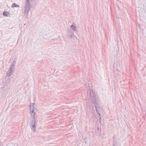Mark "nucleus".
<instances>
[{"instance_id": "10", "label": "nucleus", "mask_w": 146, "mask_h": 146, "mask_svg": "<svg viewBox=\"0 0 146 146\" xmlns=\"http://www.w3.org/2000/svg\"><path fill=\"white\" fill-rule=\"evenodd\" d=\"M13 72L9 69L7 73V76L8 77L10 76L13 74Z\"/></svg>"}, {"instance_id": "7", "label": "nucleus", "mask_w": 146, "mask_h": 146, "mask_svg": "<svg viewBox=\"0 0 146 146\" xmlns=\"http://www.w3.org/2000/svg\"><path fill=\"white\" fill-rule=\"evenodd\" d=\"M101 129L99 127H98L96 129L95 131V133L97 135L99 136L100 135L101 133Z\"/></svg>"}, {"instance_id": "15", "label": "nucleus", "mask_w": 146, "mask_h": 146, "mask_svg": "<svg viewBox=\"0 0 146 146\" xmlns=\"http://www.w3.org/2000/svg\"><path fill=\"white\" fill-rule=\"evenodd\" d=\"M0 146H3L2 144L0 142Z\"/></svg>"}, {"instance_id": "11", "label": "nucleus", "mask_w": 146, "mask_h": 146, "mask_svg": "<svg viewBox=\"0 0 146 146\" xmlns=\"http://www.w3.org/2000/svg\"><path fill=\"white\" fill-rule=\"evenodd\" d=\"M70 27L74 31L76 32L77 31V29L75 25H72L70 26Z\"/></svg>"}, {"instance_id": "9", "label": "nucleus", "mask_w": 146, "mask_h": 146, "mask_svg": "<svg viewBox=\"0 0 146 146\" xmlns=\"http://www.w3.org/2000/svg\"><path fill=\"white\" fill-rule=\"evenodd\" d=\"M15 63H14V62L10 65V67L9 68V69L10 70L12 71L13 72H14V70H15Z\"/></svg>"}, {"instance_id": "6", "label": "nucleus", "mask_w": 146, "mask_h": 146, "mask_svg": "<svg viewBox=\"0 0 146 146\" xmlns=\"http://www.w3.org/2000/svg\"><path fill=\"white\" fill-rule=\"evenodd\" d=\"M68 38L71 40H73L74 39L75 37H76L74 34L72 33H69L67 35Z\"/></svg>"}, {"instance_id": "14", "label": "nucleus", "mask_w": 146, "mask_h": 146, "mask_svg": "<svg viewBox=\"0 0 146 146\" xmlns=\"http://www.w3.org/2000/svg\"><path fill=\"white\" fill-rule=\"evenodd\" d=\"M113 146H120V145L119 143H115Z\"/></svg>"}, {"instance_id": "12", "label": "nucleus", "mask_w": 146, "mask_h": 146, "mask_svg": "<svg viewBox=\"0 0 146 146\" xmlns=\"http://www.w3.org/2000/svg\"><path fill=\"white\" fill-rule=\"evenodd\" d=\"M20 6L19 5L17 4H16L15 3H13L11 6V8H14V7H16V8H19L20 7Z\"/></svg>"}, {"instance_id": "2", "label": "nucleus", "mask_w": 146, "mask_h": 146, "mask_svg": "<svg viewBox=\"0 0 146 146\" xmlns=\"http://www.w3.org/2000/svg\"><path fill=\"white\" fill-rule=\"evenodd\" d=\"M24 13L26 17H28L29 11L31 9V5L25 3L24 6Z\"/></svg>"}, {"instance_id": "5", "label": "nucleus", "mask_w": 146, "mask_h": 146, "mask_svg": "<svg viewBox=\"0 0 146 146\" xmlns=\"http://www.w3.org/2000/svg\"><path fill=\"white\" fill-rule=\"evenodd\" d=\"M31 128L33 132H35L36 131V123L35 120H34L33 121L31 122L30 124Z\"/></svg>"}, {"instance_id": "8", "label": "nucleus", "mask_w": 146, "mask_h": 146, "mask_svg": "<svg viewBox=\"0 0 146 146\" xmlns=\"http://www.w3.org/2000/svg\"><path fill=\"white\" fill-rule=\"evenodd\" d=\"M36 0H26V3L30 5H32L35 3Z\"/></svg>"}, {"instance_id": "1", "label": "nucleus", "mask_w": 146, "mask_h": 146, "mask_svg": "<svg viewBox=\"0 0 146 146\" xmlns=\"http://www.w3.org/2000/svg\"><path fill=\"white\" fill-rule=\"evenodd\" d=\"M88 94L90 102L91 104H96L100 102L99 98L95 91L93 90L90 89L89 91Z\"/></svg>"}, {"instance_id": "16", "label": "nucleus", "mask_w": 146, "mask_h": 146, "mask_svg": "<svg viewBox=\"0 0 146 146\" xmlns=\"http://www.w3.org/2000/svg\"><path fill=\"white\" fill-rule=\"evenodd\" d=\"M92 108H93V106H92Z\"/></svg>"}, {"instance_id": "13", "label": "nucleus", "mask_w": 146, "mask_h": 146, "mask_svg": "<svg viewBox=\"0 0 146 146\" xmlns=\"http://www.w3.org/2000/svg\"><path fill=\"white\" fill-rule=\"evenodd\" d=\"M3 15L5 17H8L9 15V13L6 11H4L3 13Z\"/></svg>"}, {"instance_id": "3", "label": "nucleus", "mask_w": 146, "mask_h": 146, "mask_svg": "<svg viewBox=\"0 0 146 146\" xmlns=\"http://www.w3.org/2000/svg\"><path fill=\"white\" fill-rule=\"evenodd\" d=\"M30 113L32 117H34L35 115V104L34 103H31L30 105Z\"/></svg>"}, {"instance_id": "4", "label": "nucleus", "mask_w": 146, "mask_h": 146, "mask_svg": "<svg viewBox=\"0 0 146 146\" xmlns=\"http://www.w3.org/2000/svg\"><path fill=\"white\" fill-rule=\"evenodd\" d=\"M99 103H97L96 104H93L95 105V108L96 109V112L99 114V115H100V113L102 111V109L100 105L99 104Z\"/></svg>"}]
</instances>
